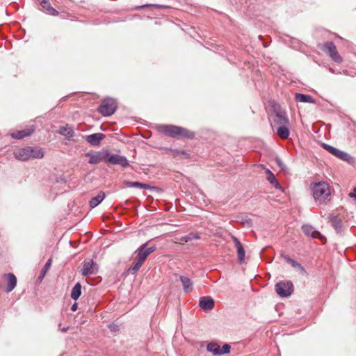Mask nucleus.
<instances>
[{"instance_id": "f257e3e1", "label": "nucleus", "mask_w": 356, "mask_h": 356, "mask_svg": "<svg viewBox=\"0 0 356 356\" xmlns=\"http://www.w3.org/2000/svg\"><path fill=\"white\" fill-rule=\"evenodd\" d=\"M148 242L145 243L136 250V256L130 268L133 273L138 271L148 256L156 250L155 245L148 246Z\"/></svg>"}, {"instance_id": "f03ea898", "label": "nucleus", "mask_w": 356, "mask_h": 356, "mask_svg": "<svg viewBox=\"0 0 356 356\" xmlns=\"http://www.w3.org/2000/svg\"><path fill=\"white\" fill-rule=\"evenodd\" d=\"M314 198L319 204L329 201L331 192L328 184L325 181L316 183L312 187Z\"/></svg>"}, {"instance_id": "7ed1b4c3", "label": "nucleus", "mask_w": 356, "mask_h": 356, "mask_svg": "<svg viewBox=\"0 0 356 356\" xmlns=\"http://www.w3.org/2000/svg\"><path fill=\"white\" fill-rule=\"evenodd\" d=\"M161 130L172 137L178 135L184 138L191 139L195 136L193 131L175 125L162 126Z\"/></svg>"}, {"instance_id": "20e7f679", "label": "nucleus", "mask_w": 356, "mask_h": 356, "mask_svg": "<svg viewBox=\"0 0 356 356\" xmlns=\"http://www.w3.org/2000/svg\"><path fill=\"white\" fill-rule=\"evenodd\" d=\"M117 108V103L112 98L104 99L99 106L97 111L103 116H110L113 114Z\"/></svg>"}, {"instance_id": "39448f33", "label": "nucleus", "mask_w": 356, "mask_h": 356, "mask_svg": "<svg viewBox=\"0 0 356 356\" xmlns=\"http://www.w3.org/2000/svg\"><path fill=\"white\" fill-rule=\"evenodd\" d=\"M277 293L281 297L289 296L293 291V285L291 282H280L275 285Z\"/></svg>"}, {"instance_id": "423d86ee", "label": "nucleus", "mask_w": 356, "mask_h": 356, "mask_svg": "<svg viewBox=\"0 0 356 356\" xmlns=\"http://www.w3.org/2000/svg\"><path fill=\"white\" fill-rule=\"evenodd\" d=\"M324 50L330 56L332 60L337 63H341L343 61L342 57L339 54L336 45L332 42H327L324 44Z\"/></svg>"}, {"instance_id": "0eeeda50", "label": "nucleus", "mask_w": 356, "mask_h": 356, "mask_svg": "<svg viewBox=\"0 0 356 356\" xmlns=\"http://www.w3.org/2000/svg\"><path fill=\"white\" fill-rule=\"evenodd\" d=\"M230 346L227 343L224 344L222 347L220 348L218 343L213 342L209 343L207 346V351L213 353L214 355L227 354L230 352Z\"/></svg>"}, {"instance_id": "6e6552de", "label": "nucleus", "mask_w": 356, "mask_h": 356, "mask_svg": "<svg viewBox=\"0 0 356 356\" xmlns=\"http://www.w3.org/2000/svg\"><path fill=\"white\" fill-rule=\"evenodd\" d=\"M105 161L111 164L120 165L122 167H127L129 165V161L125 156L111 154L108 152H106Z\"/></svg>"}, {"instance_id": "1a4fd4ad", "label": "nucleus", "mask_w": 356, "mask_h": 356, "mask_svg": "<svg viewBox=\"0 0 356 356\" xmlns=\"http://www.w3.org/2000/svg\"><path fill=\"white\" fill-rule=\"evenodd\" d=\"M98 270V266L92 260L86 261L83 264L81 269V273L83 276H90L95 275Z\"/></svg>"}, {"instance_id": "9d476101", "label": "nucleus", "mask_w": 356, "mask_h": 356, "mask_svg": "<svg viewBox=\"0 0 356 356\" xmlns=\"http://www.w3.org/2000/svg\"><path fill=\"white\" fill-rule=\"evenodd\" d=\"M323 147L326 149L328 152L332 154V155L337 156V158L343 160V161H348L350 156L347 153L337 149L330 145L323 143Z\"/></svg>"}, {"instance_id": "9b49d317", "label": "nucleus", "mask_w": 356, "mask_h": 356, "mask_svg": "<svg viewBox=\"0 0 356 356\" xmlns=\"http://www.w3.org/2000/svg\"><path fill=\"white\" fill-rule=\"evenodd\" d=\"M84 156L89 158L88 163L90 164H97L103 161L106 160V152H95L85 153Z\"/></svg>"}, {"instance_id": "f8f14e48", "label": "nucleus", "mask_w": 356, "mask_h": 356, "mask_svg": "<svg viewBox=\"0 0 356 356\" xmlns=\"http://www.w3.org/2000/svg\"><path fill=\"white\" fill-rule=\"evenodd\" d=\"M275 115L273 119L275 124L282 125H289V120L285 111L282 110H277L275 111Z\"/></svg>"}, {"instance_id": "ddd939ff", "label": "nucleus", "mask_w": 356, "mask_h": 356, "mask_svg": "<svg viewBox=\"0 0 356 356\" xmlns=\"http://www.w3.org/2000/svg\"><path fill=\"white\" fill-rule=\"evenodd\" d=\"M31 147L27 146L14 151L13 155L16 159L25 161L31 159Z\"/></svg>"}, {"instance_id": "4468645a", "label": "nucleus", "mask_w": 356, "mask_h": 356, "mask_svg": "<svg viewBox=\"0 0 356 356\" xmlns=\"http://www.w3.org/2000/svg\"><path fill=\"white\" fill-rule=\"evenodd\" d=\"M105 138V135L102 133H95L85 136L86 141L90 145L99 146L101 141Z\"/></svg>"}, {"instance_id": "2eb2a0df", "label": "nucleus", "mask_w": 356, "mask_h": 356, "mask_svg": "<svg viewBox=\"0 0 356 356\" xmlns=\"http://www.w3.org/2000/svg\"><path fill=\"white\" fill-rule=\"evenodd\" d=\"M214 300L210 296H203L199 300V307L204 311H210L214 307Z\"/></svg>"}, {"instance_id": "dca6fc26", "label": "nucleus", "mask_w": 356, "mask_h": 356, "mask_svg": "<svg viewBox=\"0 0 356 356\" xmlns=\"http://www.w3.org/2000/svg\"><path fill=\"white\" fill-rule=\"evenodd\" d=\"M232 238L234 243L235 248L236 249L238 262L240 264H242L245 260V250L241 243L236 236H232Z\"/></svg>"}, {"instance_id": "f3484780", "label": "nucleus", "mask_w": 356, "mask_h": 356, "mask_svg": "<svg viewBox=\"0 0 356 356\" xmlns=\"http://www.w3.org/2000/svg\"><path fill=\"white\" fill-rule=\"evenodd\" d=\"M302 232L308 236H311L314 238H323V236L321 233L315 229L312 226L309 225H304L302 226Z\"/></svg>"}, {"instance_id": "a211bd4d", "label": "nucleus", "mask_w": 356, "mask_h": 356, "mask_svg": "<svg viewBox=\"0 0 356 356\" xmlns=\"http://www.w3.org/2000/svg\"><path fill=\"white\" fill-rule=\"evenodd\" d=\"M4 276L7 279V281H8L6 291L7 293L11 292L16 286L17 277L13 273H7V274H5Z\"/></svg>"}, {"instance_id": "6ab92c4d", "label": "nucleus", "mask_w": 356, "mask_h": 356, "mask_svg": "<svg viewBox=\"0 0 356 356\" xmlns=\"http://www.w3.org/2000/svg\"><path fill=\"white\" fill-rule=\"evenodd\" d=\"M34 131L33 128L25 129L20 131H16L11 133L10 136L13 138L22 139L24 137L31 136Z\"/></svg>"}, {"instance_id": "aec40b11", "label": "nucleus", "mask_w": 356, "mask_h": 356, "mask_svg": "<svg viewBox=\"0 0 356 356\" xmlns=\"http://www.w3.org/2000/svg\"><path fill=\"white\" fill-rule=\"evenodd\" d=\"M330 221L332 223V226L336 230L337 233H341L343 230L342 222L341 219L336 216L330 215L329 216Z\"/></svg>"}, {"instance_id": "412c9836", "label": "nucleus", "mask_w": 356, "mask_h": 356, "mask_svg": "<svg viewBox=\"0 0 356 356\" xmlns=\"http://www.w3.org/2000/svg\"><path fill=\"white\" fill-rule=\"evenodd\" d=\"M40 5L42 9L49 15L56 16L58 12L55 10L51 5L49 0H43L40 1Z\"/></svg>"}, {"instance_id": "4be33fe9", "label": "nucleus", "mask_w": 356, "mask_h": 356, "mask_svg": "<svg viewBox=\"0 0 356 356\" xmlns=\"http://www.w3.org/2000/svg\"><path fill=\"white\" fill-rule=\"evenodd\" d=\"M266 173L267 175L266 179L269 183L277 189H282V186L276 179L275 175L268 169H266Z\"/></svg>"}, {"instance_id": "5701e85b", "label": "nucleus", "mask_w": 356, "mask_h": 356, "mask_svg": "<svg viewBox=\"0 0 356 356\" xmlns=\"http://www.w3.org/2000/svg\"><path fill=\"white\" fill-rule=\"evenodd\" d=\"M179 279L182 283L184 291L186 293H190L193 289L192 281L186 276H180Z\"/></svg>"}, {"instance_id": "b1692460", "label": "nucleus", "mask_w": 356, "mask_h": 356, "mask_svg": "<svg viewBox=\"0 0 356 356\" xmlns=\"http://www.w3.org/2000/svg\"><path fill=\"white\" fill-rule=\"evenodd\" d=\"M295 99L296 102H298L312 103V104L315 103V100L313 99V97L311 95L301 94V93H296Z\"/></svg>"}, {"instance_id": "393cba45", "label": "nucleus", "mask_w": 356, "mask_h": 356, "mask_svg": "<svg viewBox=\"0 0 356 356\" xmlns=\"http://www.w3.org/2000/svg\"><path fill=\"white\" fill-rule=\"evenodd\" d=\"M105 193L102 191L99 192L98 195L92 198L89 202L90 207L95 208L98 206L105 198Z\"/></svg>"}, {"instance_id": "a878e982", "label": "nucleus", "mask_w": 356, "mask_h": 356, "mask_svg": "<svg viewBox=\"0 0 356 356\" xmlns=\"http://www.w3.org/2000/svg\"><path fill=\"white\" fill-rule=\"evenodd\" d=\"M285 259L288 264H289L293 268L300 271V273L305 274L306 273L304 267L298 262L289 257H286Z\"/></svg>"}, {"instance_id": "bb28decb", "label": "nucleus", "mask_w": 356, "mask_h": 356, "mask_svg": "<svg viewBox=\"0 0 356 356\" xmlns=\"http://www.w3.org/2000/svg\"><path fill=\"white\" fill-rule=\"evenodd\" d=\"M289 125L279 126L277 129V134L282 139H286L289 136Z\"/></svg>"}, {"instance_id": "cd10ccee", "label": "nucleus", "mask_w": 356, "mask_h": 356, "mask_svg": "<svg viewBox=\"0 0 356 356\" xmlns=\"http://www.w3.org/2000/svg\"><path fill=\"white\" fill-rule=\"evenodd\" d=\"M59 134L68 138H71L74 136V130L69 125H65L60 127Z\"/></svg>"}, {"instance_id": "c85d7f7f", "label": "nucleus", "mask_w": 356, "mask_h": 356, "mask_svg": "<svg viewBox=\"0 0 356 356\" xmlns=\"http://www.w3.org/2000/svg\"><path fill=\"white\" fill-rule=\"evenodd\" d=\"M81 294V285L79 282H77L72 288L71 291V298L76 300Z\"/></svg>"}, {"instance_id": "c756f323", "label": "nucleus", "mask_w": 356, "mask_h": 356, "mask_svg": "<svg viewBox=\"0 0 356 356\" xmlns=\"http://www.w3.org/2000/svg\"><path fill=\"white\" fill-rule=\"evenodd\" d=\"M31 158L42 159L44 156V152L41 148L31 147Z\"/></svg>"}, {"instance_id": "7c9ffc66", "label": "nucleus", "mask_w": 356, "mask_h": 356, "mask_svg": "<svg viewBox=\"0 0 356 356\" xmlns=\"http://www.w3.org/2000/svg\"><path fill=\"white\" fill-rule=\"evenodd\" d=\"M127 185L129 187H136V188H142V189L150 188V186L148 184L140 183L138 181H128L127 183Z\"/></svg>"}, {"instance_id": "2f4dec72", "label": "nucleus", "mask_w": 356, "mask_h": 356, "mask_svg": "<svg viewBox=\"0 0 356 356\" xmlns=\"http://www.w3.org/2000/svg\"><path fill=\"white\" fill-rule=\"evenodd\" d=\"M200 236L199 234H194V233H190L189 234H188L186 236H181L179 240L182 242L186 243V242L191 241L193 239H200Z\"/></svg>"}, {"instance_id": "473e14b6", "label": "nucleus", "mask_w": 356, "mask_h": 356, "mask_svg": "<svg viewBox=\"0 0 356 356\" xmlns=\"http://www.w3.org/2000/svg\"><path fill=\"white\" fill-rule=\"evenodd\" d=\"M51 265V259H49L47 263L45 264L43 269H42V277L44 275L45 273L49 269L50 266Z\"/></svg>"}, {"instance_id": "72a5a7b5", "label": "nucleus", "mask_w": 356, "mask_h": 356, "mask_svg": "<svg viewBox=\"0 0 356 356\" xmlns=\"http://www.w3.org/2000/svg\"><path fill=\"white\" fill-rule=\"evenodd\" d=\"M329 71L331 73L334 74H339L343 73V74L348 75V71L346 70H343V72H341L339 70H334V68L330 67Z\"/></svg>"}, {"instance_id": "f704fd0d", "label": "nucleus", "mask_w": 356, "mask_h": 356, "mask_svg": "<svg viewBox=\"0 0 356 356\" xmlns=\"http://www.w3.org/2000/svg\"><path fill=\"white\" fill-rule=\"evenodd\" d=\"M179 154L185 155V156H186V157L188 156V154L187 152H186L185 151H179V150H175L173 155L177 156Z\"/></svg>"}, {"instance_id": "c9c22d12", "label": "nucleus", "mask_w": 356, "mask_h": 356, "mask_svg": "<svg viewBox=\"0 0 356 356\" xmlns=\"http://www.w3.org/2000/svg\"><path fill=\"white\" fill-rule=\"evenodd\" d=\"M276 162L277 163V165H279L280 168H281L282 169H284V164L282 162V161L280 159H276Z\"/></svg>"}, {"instance_id": "e433bc0d", "label": "nucleus", "mask_w": 356, "mask_h": 356, "mask_svg": "<svg viewBox=\"0 0 356 356\" xmlns=\"http://www.w3.org/2000/svg\"><path fill=\"white\" fill-rule=\"evenodd\" d=\"M77 307H78V305H77V303H76V302H75V303H74V304L72 305V307H71V309H72V311H74H74H76V310L77 309Z\"/></svg>"}, {"instance_id": "4c0bfd02", "label": "nucleus", "mask_w": 356, "mask_h": 356, "mask_svg": "<svg viewBox=\"0 0 356 356\" xmlns=\"http://www.w3.org/2000/svg\"><path fill=\"white\" fill-rule=\"evenodd\" d=\"M69 329V327H63V328H60V330L62 332H66Z\"/></svg>"}, {"instance_id": "58836bf2", "label": "nucleus", "mask_w": 356, "mask_h": 356, "mask_svg": "<svg viewBox=\"0 0 356 356\" xmlns=\"http://www.w3.org/2000/svg\"><path fill=\"white\" fill-rule=\"evenodd\" d=\"M349 196H350V197H353V198H354V199H356V193H355V192H354V193H350L349 194Z\"/></svg>"}, {"instance_id": "ea45409f", "label": "nucleus", "mask_w": 356, "mask_h": 356, "mask_svg": "<svg viewBox=\"0 0 356 356\" xmlns=\"http://www.w3.org/2000/svg\"><path fill=\"white\" fill-rule=\"evenodd\" d=\"M149 5H144V6H141L140 7H138V8H144V7H147L149 6Z\"/></svg>"}, {"instance_id": "a19ab883", "label": "nucleus", "mask_w": 356, "mask_h": 356, "mask_svg": "<svg viewBox=\"0 0 356 356\" xmlns=\"http://www.w3.org/2000/svg\"><path fill=\"white\" fill-rule=\"evenodd\" d=\"M154 6L158 7V8L160 7V6H159V5H154Z\"/></svg>"}, {"instance_id": "79ce46f5", "label": "nucleus", "mask_w": 356, "mask_h": 356, "mask_svg": "<svg viewBox=\"0 0 356 356\" xmlns=\"http://www.w3.org/2000/svg\"><path fill=\"white\" fill-rule=\"evenodd\" d=\"M354 192L356 193V187L354 188Z\"/></svg>"}]
</instances>
